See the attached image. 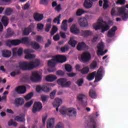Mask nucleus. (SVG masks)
<instances>
[{
    "label": "nucleus",
    "instance_id": "8",
    "mask_svg": "<svg viewBox=\"0 0 128 128\" xmlns=\"http://www.w3.org/2000/svg\"><path fill=\"white\" fill-rule=\"evenodd\" d=\"M42 76L40 75V72L35 71L32 73V77L31 80L34 82H38L41 80Z\"/></svg>",
    "mask_w": 128,
    "mask_h": 128
},
{
    "label": "nucleus",
    "instance_id": "29",
    "mask_svg": "<svg viewBox=\"0 0 128 128\" xmlns=\"http://www.w3.org/2000/svg\"><path fill=\"white\" fill-rule=\"evenodd\" d=\"M66 80H67L66 78H60L57 80V83L62 88H64L65 82H66Z\"/></svg>",
    "mask_w": 128,
    "mask_h": 128
},
{
    "label": "nucleus",
    "instance_id": "39",
    "mask_svg": "<svg viewBox=\"0 0 128 128\" xmlns=\"http://www.w3.org/2000/svg\"><path fill=\"white\" fill-rule=\"evenodd\" d=\"M86 12L81 8H80L77 10L76 12V16H81L82 14H84Z\"/></svg>",
    "mask_w": 128,
    "mask_h": 128
},
{
    "label": "nucleus",
    "instance_id": "7",
    "mask_svg": "<svg viewBox=\"0 0 128 128\" xmlns=\"http://www.w3.org/2000/svg\"><path fill=\"white\" fill-rule=\"evenodd\" d=\"M104 74V70L102 66L100 67L98 72H96V74L95 75L94 82H98L100 81L102 77V75Z\"/></svg>",
    "mask_w": 128,
    "mask_h": 128
},
{
    "label": "nucleus",
    "instance_id": "44",
    "mask_svg": "<svg viewBox=\"0 0 128 128\" xmlns=\"http://www.w3.org/2000/svg\"><path fill=\"white\" fill-rule=\"evenodd\" d=\"M89 72V68L88 67H84L82 70H80V72L82 74H87Z\"/></svg>",
    "mask_w": 128,
    "mask_h": 128
},
{
    "label": "nucleus",
    "instance_id": "21",
    "mask_svg": "<svg viewBox=\"0 0 128 128\" xmlns=\"http://www.w3.org/2000/svg\"><path fill=\"white\" fill-rule=\"evenodd\" d=\"M84 6L86 8L88 9L92 8V2H91L90 0H85Z\"/></svg>",
    "mask_w": 128,
    "mask_h": 128
},
{
    "label": "nucleus",
    "instance_id": "64",
    "mask_svg": "<svg viewBox=\"0 0 128 128\" xmlns=\"http://www.w3.org/2000/svg\"><path fill=\"white\" fill-rule=\"evenodd\" d=\"M84 81L82 79H80V80H78L76 84L79 86H81L82 85V84H83Z\"/></svg>",
    "mask_w": 128,
    "mask_h": 128
},
{
    "label": "nucleus",
    "instance_id": "54",
    "mask_svg": "<svg viewBox=\"0 0 128 128\" xmlns=\"http://www.w3.org/2000/svg\"><path fill=\"white\" fill-rule=\"evenodd\" d=\"M56 94V90H53L50 94V98L51 99H54V96H55V94Z\"/></svg>",
    "mask_w": 128,
    "mask_h": 128
},
{
    "label": "nucleus",
    "instance_id": "48",
    "mask_svg": "<svg viewBox=\"0 0 128 128\" xmlns=\"http://www.w3.org/2000/svg\"><path fill=\"white\" fill-rule=\"evenodd\" d=\"M8 125L9 126H16L18 124L16 122L12 121V120H11L10 122H8Z\"/></svg>",
    "mask_w": 128,
    "mask_h": 128
},
{
    "label": "nucleus",
    "instance_id": "1",
    "mask_svg": "<svg viewBox=\"0 0 128 128\" xmlns=\"http://www.w3.org/2000/svg\"><path fill=\"white\" fill-rule=\"evenodd\" d=\"M40 62L38 60H36L34 62H20L19 63L18 67L20 70H23L30 71L33 70L34 68H36L40 66Z\"/></svg>",
    "mask_w": 128,
    "mask_h": 128
},
{
    "label": "nucleus",
    "instance_id": "25",
    "mask_svg": "<svg viewBox=\"0 0 128 128\" xmlns=\"http://www.w3.org/2000/svg\"><path fill=\"white\" fill-rule=\"evenodd\" d=\"M89 96L92 98L96 99L97 98V94L96 92L91 89L89 91Z\"/></svg>",
    "mask_w": 128,
    "mask_h": 128
},
{
    "label": "nucleus",
    "instance_id": "22",
    "mask_svg": "<svg viewBox=\"0 0 128 128\" xmlns=\"http://www.w3.org/2000/svg\"><path fill=\"white\" fill-rule=\"evenodd\" d=\"M32 26L30 25L28 28H25L23 31V35L25 36H28L32 32Z\"/></svg>",
    "mask_w": 128,
    "mask_h": 128
},
{
    "label": "nucleus",
    "instance_id": "58",
    "mask_svg": "<svg viewBox=\"0 0 128 128\" xmlns=\"http://www.w3.org/2000/svg\"><path fill=\"white\" fill-rule=\"evenodd\" d=\"M116 4H117L124 5L125 4V0H118Z\"/></svg>",
    "mask_w": 128,
    "mask_h": 128
},
{
    "label": "nucleus",
    "instance_id": "59",
    "mask_svg": "<svg viewBox=\"0 0 128 128\" xmlns=\"http://www.w3.org/2000/svg\"><path fill=\"white\" fill-rule=\"evenodd\" d=\"M51 28V24H46V29H45V31L46 32H48L49 30H50Z\"/></svg>",
    "mask_w": 128,
    "mask_h": 128
},
{
    "label": "nucleus",
    "instance_id": "46",
    "mask_svg": "<svg viewBox=\"0 0 128 128\" xmlns=\"http://www.w3.org/2000/svg\"><path fill=\"white\" fill-rule=\"evenodd\" d=\"M20 74V70H16L14 72H10V75L12 77H14Z\"/></svg>",
    "mask_w": 128,
    "mask_h": 128
},
{
    "label": "nucleus",
    "instance_id": "9",
    "mask_svg": "<svg viewBox=\"0 0 128 128\" xmlns=\"http://www.w3.org/2000/svg\"><path fill=\"white\" fill-rule=\"evenodd\" d=\"M91 59V55L90 52H84L81 54V60L83 62H88Z\"/></svg>",
    "mask_w": 128,
    "mask_h": 128
},
{
    "label": "nucleus",
    "instance_id": "36",
    "mask_svg": "<svg viewBox=\"0 0 128 128\" xmlns=\"http://www.w3.org/2000/svg\"><path fill=\"white\" fill-rule=\"evenodd\" d=\"M51 88H50L48 84H46L42 86V91L45 92H50Z\"/></svg>",
    "mask_w": 128,
    "mask_h": 128
},
{
    "label": "nucleus",
    "instance_id": "53",
    "mask_svg": "<svg viewBox=\"0 0 128 128\" xmlns=\"http://www.w3.org/2000/svg\"><path fill=\"white\" fill-rule=\"evenodd\" d=\"M54 10H56V11H57L58 12H60V11L62 10L60 4H58V5H57L56 6Z\"/></svg>",
    "mask_w": 128,
    "mask_h": 128
},
{
    "label": "nucleus",
    "instance_id": "10",
    "mask_svg": "<svg viewBox=\"0 0 128 128\" xmlns=\"http://www.w3.org/2000/svg\"><path fill=\"white\" fill-rule=\"evenodd\" d=\"M34 50H32L30 49H27L24 50V53L26 54L25 58L27 60H30L36 57V54H30L32 52H34Z\"/></svg>",
    "mask_w": 128,
    "mask_h": 128
},
{
    "label": "nucleus",
    "instance_id": "62",
    "mask_svg": "<svg viewBox=\"0 0 128 128\" xmlns=\"http://www.w3.org/2000/svg\"><path fill=\"white\" fill-rule=\"evenodd\" d=\"M56 74L58 76H63L64 75V72L61 70L56 72Z\"/></svg>",
    "mask_w": 128,
    "mask_h": 128
},
{
    "label": "nucleus",
    "instance_id": "45",
    "mask_svg": "<svg viewBox=\"0 0 128 128\" xmlns=\"http://www.w3.org/2000/svg\"><path fill=\"white\" fill-rule=\"evenodd\" d=\"M76 42L74 40H72V38H70V41L68 42L69 44H70L72 47H74L76 44Z\"/></svg>",
    "mask_w": 128,
    "mask_h": 128
},
{
    "label": "nucleus",
    "instance_id": "56",
    "mask_svg": "<svg viewBox=\"0 0 128 128\" xmlns=\"http://www.w3.org/2000/svg\"><path fill=\"white\" fill-rule=\"evenodd\" d=\"M68 50V46H65L60 48V50L62 52H65L67 51Z\"/></svg>",
    "mask_w": 128,
    "mask_h": 128
},
{
    "label": "nucleus",
    "instance_id": "43",
    "mask_svg": "<svg viewBox=\"0 0 128 128\" xmlns=\"http://www.w3.org/2000/svg\"><path fill=\"white\" fill-rule=\"evenodd\" d=\"M104 4H103V8L106 10H107L109 8L108 2V0H103Z\"/></svg>",
    "mask_w": 128,
    "mask_h": 128
},
{
    "label": "nucleus",
    "instance_id": "37",
    "mask_svg": "<svg viewBox=\"0 0 128 128\" xmlns=\"http://www.w3.org/2000/svg\"><path fill=\"white\" fill-rule=\"evenodd\" d=\"M61 18V15L60 14L53 20V22L54 24H57L58 25L60 24Z\"/></svg>",
    "mask_w": 128,
    "mask_h": 128
},
{
    "label": "nucleus",
    "instance_id": "55",
    "mask_svg": "<svg viewBox=\"0 0 128 128\" xmlns=\"http://www.w3.org/2000/svg\"><path fill=\"white\" fill-rule=\"evenodd\" d=\"M48 96H44V95H42L41 96V99H42V100L43 102H46L48 98Z\"/></svg>",
    "mask_w": 128,
    "mask_h": 128
},
{
    "label": "nucleus",
    "instance_id": "2",
    "mask_svg": "<svg viewBox=\"0 0 128 128\" xmlns=\"http://www.w3.org/2000/svg\"><path fill=\"white\" fill-rule=\"evenodd\" d=\"M52 59L48 62V64L50 67H54L56 63H63L66 60V56L62 55H58L52 56Z\"/></svg>",
    "mask_w": 128,
    "mask_h": 128
},
{
    "label": "nucleus",
    "instance_id": "40",
    "mask_svg": "<svg viewBox=\"0 0 128 128\" xmlns=\"http://www.w3.org/2000/svg\"><path fill=\"white\" fill-rule=\"evenodd\" d=\"M90 121V123L92 124L90 126V127L91 128H96V127H97L96 124V122H95L93 118H91Z\"/></svg>",
    "mask_w": 128,
    "mask_h": 128
},
{
    "label": "nucleus",
    "instance_id": "63",
    "mask_svg": "<svg viewBox=\"0 0 128 128\" xmlns=\"http://www.w3.org/2000/svg\"><path fill=\"white\" fill-rule=\"evenodd\" d=\"M56 128H64L63 124L61 122H59L56 124Z\"/></svg>",
    "mask_w": 128,
    "mask_h": 128
},
{
    "label": "nucleus",
    "instance_id": "38",
    "mask_svg": "<svg viewBox=\"0 0 128 128\" xmlns=\"http://www.w3.org/2000/svg\"><path fill=\"white\" fill-rule=\"evenodd\" d=\"M12 10L10 8H6L4 11V14L6 16H10L12 14Z\"/></svg>",
    "mask_w": 128,
    "mask_h": 128
},
{
    "label": "nucleus",
    "instance_id": "47",
    "mask_svg": "<svg viewBox=\"0 0 128 128\" xmlns=\"http://www.w3.org/2000/svg\"><path fill=\"white\" fill-rule=\"evenodd\" d=\"M58 30V28H57V27L54 26L52 28V31L50 32L51 36H53L54 34H56Z\"/></svg>",
    "mask_w": 128,
    "mask_h": 128
},
{
    "label": "nucleus",
    "instance_id": "4",
    "mask_svg": "<svg viewBox=\"0 0 128 128\" xmlns=\"http://www.w3.org/2000/svg\"><path fill=\"white\" fill-rule=\"evenodd\" d=\"M60 112L64 115H68L70 118H76V110L73 108H62L60 110Z\"/></svg>",
    "mask_w": 128,
    "mask_h": 128
},
{
    "label": "nucleus",
    "instance_id": "3",
    "mask_svg": "<svg viewBox=\"0 0 128 128\" xmlns=\"http://www.w3.org/2000/svg\"><path fill=\"white\" fill-rule=\"evenodd\" d=\"M110 24L108 22H104L102 18H100L98 20V24L94 25V29L97 30H102V32H104L110 29Z\"/></svg>",
    "mask_w": 128,
    "mask_h": 128
},
{
    "label": "nucleus",
    "instance_id": "19",
    "mask_svg": "<svg viewBox=\"0 0 128 128\" xmlns=\"http://www.w3.org/2000/svg\"><path fill=\"white\" fill-rule=\"evenodd\" d=\"M54 124V118H50L46 122L47 128H53Z\"/></svg>",
    "mask_w": 128,
    "mask_h": 128
},
{
    "label": "nucleus",
    "instance_id": "52",
    "mask_svg": "<svg viewBox=\"0 0 128 128\" xmlns=\"http://www.w3.org/2000/svg\"><path fill=\"white\" fill-rule=\"evenodd\" d=\"M97 66V63L96 62H93L90 66L91 69L95 68Z\"/></svg>",
    "mask_w": 128,
    "mask_h": 128
},
{
    "label": "nucleus",
    "instance_id": "14",
    "mask_svg": "<svg viewBox=\"0 0 128 128\" xmlns=\"http://www.w3.org/2000/svg\"><path fill=\"white\" fill-rule=\"evenodd\" d=\"M24 104V100L22 98H16L14 101V104L16 107L22 106Z\"/></svg>",
    "mask_w": 128,
    "mask_h": 128
},
{
    "label": "nucleus",
    "instance_id": "6",
    "mask_svg": "<svg viewBox=\"0 0 128 128\" xmlns=\"http://www.w3.org/2000/svg\"><path fill=\"white\" fill-rule=\"evenodd\" d=\"M119 14L122 16V19L124 21H126L128 19V11L126 12L125 7H120L118 8Z\"/></svg>",
    "mask_w": 128,
    "mask_h": 128
},
{
    "label": "nucleus",
    "instance_id": "41",
    "mask_svg": "<svg viewBox=\"0 0 128 128\" xmlns=\"http://www.w3.org/2000/svg\"><path fill=\"white\" fill-rule=\"evenodd\" d=\"M27 42V46H29L30 42V40H28V38H22V40H20V43L24 44Z\"/></svg>",
    "mask_w": 128,
    "mask_h": 128
},
{
    "label": "nucleus",
    "instance_id": "32",
    "mask_svg": "<svg viewBox=\"0 0 128 128\" xmlns=\"http://www.w3.org/2000/svg\"><path fill=\"white\" fill-rule=\"evenodd\" d=\"M86 46V45L84 42H80L78 44L76 48L78 50L80 51L83 50V49Z\"/></svg>",
    "mask_w": 128,
    "mask_h": 128
},
{
    "label": "nucleus",
    "instance_id": "49",
    "mask_svg": "<svg viewBox=\"0 0 128 128\" xmlns=\"http://www.w3.org/2000/svg\"><path fill=\"white\" fill-rule=\"evenodd\" d=\"M32 103H34V101L32 100H31L30 102H28L27 103H26L24 106V107L30 108V106H32Z\"/></svg>",
    "mask_w": 128,
    "mask_h": 128
},
{
    "label": "nucleus",
    "instance_id": "42",
    "mask_svg": "<svg viewBox=\"0 0 128 128\" xmlns=\"http://www.w3.org/2000/svg\"><path fill=\"white\" fill-rule=\"evenodd\" d=\"M34 96V92H30L26 96H25L24 98L26 100H30Z\"/></svg>",
    "mask_w": 128,
    "mask_h": 128
},
{
    "label": "nucleus",
    "instance_id": "27",
    "mask_svg": "<svg viewBox=\"0 0 128 128\" xmlns=\"http://www.w3.org/2000/svg\"><path fill=\"white\" fill-rule=\"evenodd\" d=\"M70 31L74 34H78L80 32V30L74 25L72 26L70 28Z\"/></svg>",
    "mask_w": 128,
    "mask_h": 128
},
{
    "label": "nucleus",
    "instance_id": "5",
    "mask_svg": "<svg viewBox=\"0 0 128 128\" xmlns=\"http://www.w3.org/2000/svg\"><path fill=\"white\" fill-rule=\"evenodd\" d=\"M77 100L80 102L81 103V104L84 106H87V96L86 94H79L77 96Z\"/></svg>",
    "mask_w": 128,
    "mask_h": 128
},
{
    "label": "nucleus",
    "instance_id": "26",
    "mask_svg": "<svg viewBox=\"0 0 128 128\" xmlns=\"http://www.w3.org/2000/svg\"><path fill=\"white\" fill-rule=\"evenodd\" d=\"M15 120L18 122H24L26 120L24 118V114H20V116H16Z\"/></svg>",
    "mask_w": 128,
    "mask_h": 128
},
{
    "label": "nucleus",
    "instance_id": "13",
    "mask_svg": "<svg viewBox=\"0 0 128 128\" xmlns=\"http://www.w3.org/2000/svg\"><path fill=\"white\" fill-rule=\"evenodd\" d=\"M78 23L80 26L82 28H86L88 26V20L85 18L78 19Z\"/></svg>",
    "mask_w": 128,
    "mask_h": 128
},
{
    "label": "nucleus",
    "instance_id": "18",
    "mask_svg": "<svg viewBox=\"0 0 128 128\" xmlns=\"http://www.w3.org/2000/svg\"><path fill=\"white\" fill-rule=\"evenodd\" d=\"M20 44V40H8L7 42V44L11 46H18Z\"/></svg>",
    "mask_w": 128,
    "mask_h": 128
},
{
    "label": "nucleus",
    "instance_id": "31",
    "mask_svg": "<svg viewBox=\"0 0 128 128\" xmlns=\"http://www.w3.org/2000/svg\"><path fill=\"white\" fill-rule=\"evenodd\" d=\"M82 36L84 37H87L88 36H91L92 34V33L90 30H84L81 32Z\"/></svg>",
    "mask_w": 128,
    "mask_h": 128
},
{
    "label": "nucleus",
    "instance_id": "35",
    "mask_svg": "<svg viewBox=\"0 0 128 128\" xmlns=\"http://www.w3.org/2000/svg\"><path fill=\"white\" fill-rule=\"evenodd\" d=\"M96 74V72H94L91 74H88L86 77L87 80L89 81L93 80Z\"/></svg>",
    "mask_w": 128,
    "mask_h": 128
},
{
    "label": "nucleus",
    "instance_id": "51",
    "mask_svg": "<svg viewBox=\"0 0 128 128\" xmlns=\"http://www.w3.org/2000/svg\"><path fill=\"white\" fill-rule=\"evenodd\" d=\"M48 2L49 0H40V4L46 6H48Z\"/></svg>",
    "mask_w": 128,
    "mask_h": 128
},
{
    "label": "nucleus",
    "instance_id": "16",
    "mask_svg": "<svg viewBox=\"0 0 128 128\" xmlns=\"http://www.w3.org/2000/svg\"><path fill=\"white\" fill-rule=\"evenodd\" d=\"M62 100L58 98H56L54 102L53 103V106L54 107L56 108V111H58V107L62 104Z\"/></svg>",
    "mask_w": 128,
    "mask_h": 128
},
{
    "label": "nucleus",
    "instance_id": "50",
    "mask_svg": "<svg viewBox=\"0 0 128 128\" xmlns=\"http://www.w3.org/2000/svg\"><path fill=\"white\" fill-rule=\"evenodd\" d=\"M65 69L68 72H70L72 70V67L70 64H66L65 66Z\"/></svg>",
    "mask_w": 128,
    "mask_h": 128
},
{
    "label": "nucleus",
    "instance_id": "20",
    "mask_svg": "<svg viewBox=\"0 0 128 128\" xmlns=\"http://www.w3.org/2000/svg\"><path fill=\"white\" fill-rule=\"evenodd\" d=\"M34 17L35 20L40 22L43 19L44 16L42 14L36 13L34 14Z\"/></svg>",
    "mask_w": 128,
    "mask_h": 128
},
{
    "label": "nucleus",
    "instance_id": "24",
    "mask_svg": "<svg viewBox=\"0 0 128 128\" xmlns=\"http://www.w3.org/2000/svg\"><path fill=\"white\" fill-rule=\"evenodd\" d=\"M98 52L97 54L98 56H99V54H100V53H101L102 52V51H103V50H104V44L102 42H100L99 43L98 45Z\"/></svg>",
    "mask_w": 128,
    "mask_h": 128
},
{
    "label": "nucleus",
    "instance_id": "15",
    "mask_svg": "<svg viewBox=\"0 0 128 128\" xmlns=\"http://www.w3.org/2000/svg\"><path fill=\"white\" fill-rule=\"evenodd\" d=\"M12 52L13 54V56H16L18 54V56H22V54L24 53V50L22 48H20L18 50V48H14L12 50Z\"/></svg>",
    "mask_w": 128,
    "mask_h": 128
},
{
    "label": "nucleus",
    "instance_id": "17",
    "mask_svg": "<svg viewBox=\"0 0 128 128\" xmlns=\"http://www.w3.org/2000/svg\"><path fill=\"white\" fill-rule=\"evenodd\" d=\"M118 28L116 26L112 27L108 33V36L109 38H112L116 34V32Z\"/></svg>",
    "mask_w": 128,
    "mask_h": 128
},
{
    "label": "nucleus",
    "instance_id": "11",
    "mask_svg": "<svg viewBox=\"0 0 128 128\" xmlns=\"http://www.w3.org/2000/svg\"><path fill=\"white\" fill-rule=\"evenodd\" d=\"M42 108V104L40 102H36L34 104L32 112L33 113H36L38 112H40Z\"/></svg>",
    "mask_w": 128,
    "mask_h": 128
},
{
    "label": "nucleus",
    "instance_id": "23",
    "mask_svg": "<svg viewBox=\"0 0 128 128\" xmlns=\"http://www.w3.org/2000/svg\"><path fill=\"white\" fill-rule=\"evenodd\" d=\"M2 56L4 58H10L12 54V52L10 50H2Z\"/></svg>",
    "mask_w": 128,
    "mask_h": 128
},
{
    "label": "nucleus",
    "instance_id": "61",
    "mask_svg": "<svg viewBox=\"0 0 128 128\" xmlns=\"http://www.w3.org/2000/svg\"><path fill=\"white\" fill-rule=\"evenodd\" d=\"M53 39L54 40V41H58L60 39V37L58 34H56V36H54L53 38Z\"/></svg>",
    "mask_w": 128,
    "mask_h": 128
},
{
    "label": "nucleus",
    "instance_id": "28",
    "mask_svg": "<svg viewBox=\"0 0 128 128\" xmlns=\"http://www.w3.org/2000/svg\"><path fill=\"white\" fill-rule=\"evenodd\" d=\"M56 79V77L54 75H49L46 76V80L48 82H52Z\"/></svg>",
    "mask_w": 128,
    "mask_h": 128
},
{
    "label": "nucleus",
    "instance_id": "33",
    "mask_svg": "<svg viewBox=\"0 0 128 128\" xmlns=\"http://www.w3.org/2000/svg\"><path fill=\"white\" fill-rule=\"evenodd\" d=\"M30 46H31L35 50H38L40 48V44L35 42H30Z\"/></svg>",
    "mask_w": 128,
    "mask_h": 128
},
{
    "label": "nucleus",
    "instance_id": "30",
    "mask_svg": "<svg viewBox=\"0 0 128 128\" xmlns=\"http://www.w3.org/2000/svg\"><path fill=\"white\" fill-rule=\"evenodd\" d=\"M2 22L5 27H6L8 24V18L6 16H2Z\"/></svg>",
    "mask_w": 128,
    "mask_h": 128
},
{
    "label": "nucleus",
    "instance_id": "60",
    "mask_svg": "<svg viewBox=\"0 0 128 128\" xmlns=\"http://www.w3.org/2000/svg\"><path fill=\"white\" fill-rule=\"evenodd\" d=\"M30 6V3L28 2L27 3H26V4L24 5V10H26L28 9Z\"/></svg>",
    "mask_w": 128,
    "mask_h": 128
},
{
    "label": "nucleus",
    "instance_id": "34",
    "mask_svg": "<svg viewBox=\"0 0 128 128\" xmlns=\"http://www.w3.org/2000/svg\"><path fill=\"white\" fill-rule=\"evenodd\" d=\"M14 36V32L12 30V29L10 28H8L7 30V34L6 35V38H10Z\"/></svg>",
    "mask_w": 128,
    "mask_h": 128
},
{
    "label": "nucleus",
    "instance_id": "57",
    "mask_svg": "<svg viewBox=\"0 0 128 128\" xmlns=\"http://www.w3.org/2000/svg\"><path fill=\"white\" fill-rule=\"evenodd\" d=\"M36 91L38 92H40L41 91H42V86H38L36 87Z\"/></svg>",
    "mask_w": 128,
    "mask_h": 128
},
{
    "label": "nucleus",
    "instance_id": "12",
    "mask_svg": "<svg viewBox=\"0 0 128 128\" xmlns=\"http://www.w3.org/2000/svg\"><path fill=\"white\" fill-rule=\"evenodd\" d=\"M15 91L18 94H24L26 92V87L24 86H19L16 87Z\"/></svg>",
    "mask_w": 128,
    "mask_h": 128
}]
</instances>
